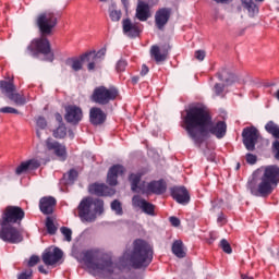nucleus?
Masks as SVG:
<instances>
[{
	"mask_svg": "<svg viewBox=\"0 0 279 279\" xmlns=\"http://www.w3.org/2000/svg\"><path fill=\"white\" fill-rule=\"evenodd\" d=\"M56 25H58V19L56 17V14L52 12H45L39 14L37 17V26L39 27L41 37L34 39L28 47V49H32V51H36L37 53H43V56H46V60H48V62H53V52H51V45L49 44V39H47L45 36H49Z\"/></svg>",
	"mask_w": 279,
	"mask_h": 279,
	"instance_id": "20e7f679",
	"label": "nucleus"
},
{
	"mask_svg": "<svg viewBox=\"0 0 279 279\" xmlns=\"http://www.w3.org/2000/svg\"><path fill=\"white\" fill-rule=\"evenodd\" d=\"M0 88L1 92L7 95V97H10V95L16 93V87L14 86V83H12V81H1Z\"/></svg>",
	"mask_w": 279,
	"mask_h": 279,
	"instance_id": "cd10ccee",
	"label": "nucleus"
},
{
	"mask_svg": "<svg viewBox=\"0 0 279 279\" xmlns=\"http://www.w3.org/2000/svg\"><path fill=\"white\" fill-rule=\"evenodd\" d=\"M0 239L9 243H21L23 241V234L12 223L0 222Z\"/></svg>",
	"mask_w": 279,
	"mask_h": 279,
	"instance_id": "1a4fd4ad",
	"label": "nucleus"
},
{
	"mask_svg": "<svg viewBox=\"0 0 279 279\" xmlns=\"http://www.w3.org/2000/svg\"><path fill=\"white\" fill-rule=\"evenodd\" d=\"M243 7L247 10L250 16L258 14V7L252 0H242Z\"/></svg>",
	"mask_w": 279,
	"mask_h": 279,
	"instance_id": "c85d7f7f",
	"label": "nucleus"
},
{
	"mask_svg": "<svg viewBox=\"0 0 279 279\" xmlns=\"http://www.w3.org/2000/svg\"><path fill=\"white\" fill-rule=\"evenodd\" d=\"M244 146L248 151H254L258 141V130L254 126L245 128L242 132Z\"/></svg>",
	"mask_w": 279,
	"mask_h": 279,
	"instance_id": "9b49d317",
	"label": "nucleus"
},
{
	"mask_svg": "<svg viewBox=\"0 0 279 279\" xmlns=\"http://www.w3.org/2000/svg\"><path fill=\"white\" fill-rule=\"evenodd\" d=\"M170 223L174 228H178L180 226V219H178L177 217H170Z\"/></svg>",
	"mask_w": 279,
	"mask_h": 279,
	"instance_id": "8fccbe9b",
	"label": "nucleus"
},
{
	"mask_svg": "<svg viewBox=\"0 0 279 279\" xmlns=\"http://www.w3.org/2000/svg\"><path fill=\"white\" fill-rule=\"evenodd\" d=\"M147 73H149V68L142 65L141 75H147Z\"/></svg>",
	"mask_w": 279,
	"mask_h": 279,
	"instance_id": "603ef678",
	"label": "nucleus"
},
{
	"mask_svg": "<svg viewBox=\"0 0 279 279\" xmlns=\"http://www.w3.org/2000/svg\"><path fill=\"white\" fill-rule=\"evenodd\" d=\"M25 218V211L17 206H8L0 219L1 223H20Z\"/></svg>",
	"mask_w": 279,
	"mask_h": 279,
	"instance_id": "9d476101",
	"label": "nucleus"
},
{
	"mask_svg": "<svg viewBox=\"0 0 279 279\" xmlns=\"http://www.w3.org/2000/svg\"><path fill=\"white\" fill-rule=\"evenodd\" d=\"M169 19H171V9H159L155 14V25L158 27V29H163L165 25L169 23Z\"/></svg>",
	"mask_w": 279,
	"mask_h": 279,
	"instance_id": "f3484780",
	"label": "nucleus"
},
{
	"mask_svg": "<svg viewBox=\"0 0 279 279\" xmlns=\"http://www.w3.org/2000/svg\"><path fill=\"white\" fill-rule=\"evenodd\" d=\"M32 277V271L22 272L17 279H29Z\"/></svg>",
	"mask_w": 279,
	"mask_h": 279,
	"instance_id": "3c124183",
	"label": "nucleus"
},
{
	"mask_svg": "<svg viewBox=\"0 0 279 279\" xmlns=\"http://www.w3.org/2000/svg\"><path fill=\"white\" fill-rule=\"evenodd\" d=\"M150 56L156 60V62H165V60H167V56H169V50H167V48L153 46L150 49Z\"/></svg>",
	"mask_w": 279,
	"mask_h": 279,
	"instance_id": "a878e982",
	"label": "nucleus"
},
{
	"mask_svg": "<svg viewBox=\"0 0 279 279\" xmlns=\"http://www.w3.org/2000/svg\"><path fill=\"white\" fill-rule=\"evenodd\" d=\"M246 162L248 165H256V156L253 154H246Z\"/></svg>",
	"mask_w": 279,
	"mask_h": 279,
	"instance_id": "49530a36",
	"label": "nucleus"
},
{
	"mask_svg": "<svg viewBox=\"0 0 279 279\" xmlns=\"http://www.w3.org/2000/svg\"><path fill=\"white\" fill-rule=\"evenodd\" d=\"M69 182L73 183L75 180H77V172L75 170H70L68 174Z\"/></svg>",
	"mask_w": 279,
	"mask_h": 279,
	"instance_id": "c03bdc74",
	"label": "nucleus"
},
{
	"mask_svg": "<svg viewBox=\"0 0 279 279\" xmlns=\"http://www.w3.org/2000/svg\"><path fill=\"white\" fill-rule=\"evenodd\" d=\"M122 29L123 34L129 36V38H136V36L141 34V24L132 22L130 19H125L122 21Z\"/></svg>",
	"mask_w": 279,
	"mask_h": 279,
	"instance_id": "4468645a",
	"label": "nucleus"
},
{
	"mask_svg": "<svg viewBox=\"0 0 279 279\" xmlns=\"http://www.w3.org/2000/svg\"><path fill=\"white\" fill-rule=\"evenodd\" d=\"M278 166H266L257 169L253 173V179L248 181V190L255 197H269L278 186Z\"/></svg>",
	"mask_w": 279,
	"mask_h": 279,
	"instance_id": "f03ea898",
	"label": "nucleus"
},
{
	"mask_svg": "<svg viewBox=\"0 0 279 279\" xmlns=\"http://www.w3.org/2000/svg\"><path fill=\"white\" fill-rule=\"evenodd\" d=\"M123 173H125V168L121 165H114L108 171L107 183L110 186H117V184H118L117 180H118L119 175H123Z\"/></svg>",
	"mask_w": 279,
	"mask_h": 279,
	"instance_id": "aec40b11",
	"label": "nucleus"
},
{
	"mask_svg": "<svg viewBox=\"0 0 279 279\" xmlns=\"http://www.w3.org/2000/svg\"><path fill=\"white\" fill-rule=\"evenodd\" d=\"M211 162L215 161V156L211 155L210 159H209Z\"/></svg>",
	"mask_w": 279,
	"mask_h": 279,
	"instance_id": "052dcab7",
	"label": "nucleus"
},
{
	"mask_svg": "<svg viewBox=\"0 0 279 279\" xmlns=\"http://www.w3.org/2000/svg\"><path fill=\"white\" fill-rule=\"evenodd\" d=\"M53 136L54 138H64V136H66V126H64V124L59 125L53 131Z\"/></svg>",
	"mask_w": 279,
	"mask_h": 279,
	"instance_id": "473e14b6",
	"label": "nucleus"
},
{
	"mask_svg": "<svg viewBox=\"0 0 279 279\" xmlns=\"http://www.w3.org/2000/svg\"><path fill=\"white\" fill-rule=\"evenodd\" d=\"M172 254L177 256V258H184L186 256V253L184 252V244L182 243V240H177L172 244Z\"/></svg>",
	"mask_w": 279,
	"mask_h": 279,
	"instance_id": "bb28decb",
	"label": "nucleus"
},
{
	"mask_svg": "<svg viewBox=\"0 0 279 279\" xmlns=\"http://www.w3.org/2000/svg\"><path fill=\"white\" fill-rule=\"evenodd\" d=\"M46 147L49 151H53L60 160H66V147H64V145L60 144L56 140L48 138L46 141Z\"/></svg>",
	"mask_w": 279,
	"mask_h": 279,
	"instance_id": "ddd939ff",
	"label": "nucleus"
},
{
	"mask_svg": "<svg viewBox=\"0 0 279 279\" xmlns=\"http://www.w3.org/2000/svg\"><path fill=\"white\" fill-rule=\"evenodd\" d=\"M77 213L83 223H93L97 216L104 213V201L90 196L84 197L77 206Z\"/></svg>",
	"mask_w": 279,
	"mask_h": 279,
	"instance_id": "423d86ee",
	"label": "nucleus"
},
{
	"mask_svg": "<svg viewBox=\"0 0 279 279\" xmlns=\"http://www.w3.org/2000/svg\"><path fill=\"white\" fill-rule=\"evenodd\" d=\"M87 56V69L88 71H95L97 66L99 65V62L106 58V48H101L97 52L95 51H89L85 53Z\"/></svg>",
	"mask_w": 279,
	"mask_h": 279,
	"instance_id": "f8f14e48",
	"label": "nucleus"
},
{
	"mask_svg": "<svg viewBox=\"0 0 279 279\" xmlns=\"http://www.w3.org/2000/svg\"><path fill=\"white\" fill-rule=\"evenodd\" d=\"M132 206L133 208H140V210H143L146 215H154V205L138 195L133 196Z\"/></svg>",
	"mask_w": 279,
	"mask_h": 279,
	"instance_id": "6ab92c4d",
	"label": "nucleus"
},
{
	"mask_svg": "<svg viewBox=\"0 0 279 279\" xmlns=\"http://www.w3.org/2000/svg\"><path fill=\"white\" fill-rule=\"evenodd\" d=\"M110 19L113 22L121 21V10H112L110 12Z\"/></svg>",
	"mask_w": 279,
	"mask_h": 279,
	"instance_id": "a19ab883",
	"label": "nucleus"
},
{
	"mask_svg": "<svg viewBox=\"0 0 279 279\" xmlns=\"http://www.w3.org/2000/svg\"><path fill=\"white\" fill-rule=\"evenodd\" d=\"M56 119L59 123H62V116L60 113H56Z\"/></svg>",
	"mask_w": 279,
	"mask_h": 279,
	"instance_id": "5fc2aeb1",
	"label": "nucleus"
},
{
	"mask_svg": "<svg viewBox=\"0 0 279 279\" xmlns=\"http://www.w3.org/2000/svg\"><path fill=\"white\" fill-rule=\"evenodd\" d=\"M275 97H276V99H278V101H279V89H278L277 93L275 94Z\"/></svg>",
	"mask_w": 279,
	"mask_h": 279,
	"instance_id": "bf43d9fd",
	"label": "nucleus"
},
{
	"mask_svg": "<svg viewBox=\"0 0 279 279\" xmlns=\"http://www.w3.org/2000/svg\"><path fill=\"white\" fill-rule=\"evenodd\" d=\"M265 130H266V132H268V134H271V136H274V138H279V126L274 121H269L265 125Z\"/></svg>",
	"mask_w": 279,
	"mask_h": 279,
	"instance_id": "c756f323",
	"label": "nucleus"
},
{
	"mask_svg": "<svg viewBox=\"0 0 279 279\" xmlns=\"http://www.w3.org/2000/svg\"><path fill=\"white\" fill-rule=\"evenodd\" d=\"M195 58H196V60H199L202 62V60H204V58H206V52L204 50H197L195 52Z\"/></svg>",
	"mask_w": 279,
	"mask_h": 279,
	"instance_id": "de8ad7c7",
	"label": "nucleus"
},
{
	"mask_svg": "<svg viewBox=\"0 0 279 279\" xmlns=\"http://www.w3.org/2000/svg\"><path fill=\"white\" fill-rule=\"evenodd\" d=\"M272 151L275 154L276 160H279V142L278 141L272 143Z\"/></svg>",
	"mask_w": 279,
	"mask_h": 279,
	"instance_id": "a18cd8bd",
	"label": "nucleus"
},
{
	"mask_svg": "<svg viewBox=\"0 0 279 279\" xmlns=\"http://www.w3.org/2000/svg\"><path fill=\"white\" fill-rule=\"evenodd\" d=\"M39 208L44 215H51L56 208V198L51 196L43 197L39 202Z\"/></svg>",
	"mask_w": 279,
	"mask_h": 279,
	"instance_id": "b1692460",
	"label": "nucleus"
},
{
	"mask_svg": "<svg viewBox=\"0 0 279 279\" xmlns=\"http://www.w3.org/2000/svg\"><path fill=\"white\" fill-rule=\"evenodd\" d=\"M62 258V250L58 247H50L43 254V262L45 265H56Z\"/></svg>",
	"mask_w": 279,
	"mask_h": 279,
	"instance_id": "2eb2a0df",
	"label": "nucleus"
},
{
	"mask_svg": "<svg viewBox=\"0 0 279 279\" xmlns=\"http://www.w3.org/2000/svg\"><path fill=\"white\" fill-rule=\"evenodd\" d=\"M242 279H254V278H253V277L245 276V275H242Z\"/></svg>",
	"mask_w": 279,
	"mask_h": 279,
	"instance_id": "4d7b16f0",
	"label": "nucleus"
},
{
	"mask_svg": "<svg viewBox=\"0 0 279 279\" xmlns=\"http://www.w3.org/2000/svg\"><path fill=\"white\" fill-rule=\"evenodd\" d=\"M0 112L4 114H19V110L12 108V107H3L0 109Z\"/></svg>",
	"mask_w": 279,
	"mask_h": 279,
	"instance_id": "79ce46f5",
	"label": "nucleus"
},
{
	"mask_svg": "<svg viewBox=\"0 0 279 279\" xmlns=\"http://www.w3.org/2000/svg\"><path fill=\"white\" fill-rule=\"evenodd\" d=\"M231 80H232V82H234V75H231Z\"/></svg>",
	"mask_w": 279,
	"mask_h": 279,
	"instance_id": "e2e57ef3",
	"label": "nucleus"
},
{
	"mask_svg": "<svg viewBox=\"0 0 279 279\" xmlns=\"http://www.w3.org/2000/svg\"><path fill=\"white\" fill-rule=\"evenodd\" d=\"M29 168L27 167V161L22 162L15 170L16 175H21L22 173H27Z\"/></svg>",
	"mask_w": 279,
	"mask_h": 279,
	"instance_id": "58836bf2",
	"label": "nucleus"
},
{
	"mask_svg": "<svg viewBox=\"0 0 279 279\" xmlns=\"http://www.w3.org/2000/svg\"><path fill=\"white\" fill-rule=\"evenodd\" d=\"M82 109L77 106H68L65 108V121H68V123H73V125H76V123L78 121H82Z\"/></svg>",
	"mask_w": 279,
	"mask_h": 279,
	"instance_id": "dca6fc26",
	"label": "nucleus"
},
{
	"mask_svg": "<svg viewBox=\"0 0 279 279\" xmlns=\"http://www.w3.org/2000/svg\"><path fill=\"white\" fill-rule=\"evenodd\" d=\"M26 166L28 168V171H34V169H38V167H40V161H38L37 159H31L26 161Z\"/></svg>",
	"mask_w": 279,
	"mask_h": 279,
	"instance_id": "4c0bfd02",
	"label": "nucleus"
},
{
	"mask_svg": "<svg viewBox=\"0 0 279 279\" xmlns=\"http://www.w3.org/2000/svg\"><path fill=\"white\" fill-rule=\"evenodd\" d=\"M61 234L64 236V241H68V243H71L73 240V231L70 228L62 227L60 229Z\"/></svg>",
	"mask_w": 279,
	"mask_h": 279,
	"instance_id": "f704fd0d",
	"label": "nucleus"
},
{
	"mask_svg": "<svg viewBox=\"0 0 279 279\" xmlns=\"http://www.w3.org/2000/svg\"><path fill=\"white\" fill-rule=\"evenodd\" d=\"M99 1H101L102 3H106V1H108V0H99Z\"/></svg>",
	"mask_w": 279,
	"mask_h": 279,
	"instance_id": "69168bd1",
	"label": "nucleus"
},
{
	"mask_svg": "<svg viewBox=\"0 0 279 279\" xmlns=\"http://www.w3.org/2000/svg\"><path fill=\"white\" fill-rule=\"evenodd\" d=\"M84 62H88V57L86 53L81 57L70 58L65 61V64L72 69V71H82L84 68Z\"/></svg>",
	"mask_w": 279,
	"mask_h": 279,
	"instance_id": "5701e85b",
	"label": "nucleus"
},
{
	"mask_svg": "<svg viewBox=\"0 0 279 279\" xmlns=\"http://www.w3.org/2000/svg\"><path fill=\"white\" fill-rule=\"evenodd\" d=\"M89 121L93 125H101L106 121V113L100 108L94 107L89 111Z\"/></svg>",
	"mask_w": 279,
	"mask_h": 279,
	"instance_id": "393cba45",
	"label": "nucleus"
},
{
	"mask_svg": "<svg viewBox=\"0 0 279 279\" xmlns=\"http://www.w3.org/2000/svg\"><path fill=\"white\" fill-rule=\"evenodd\" d=\"M219 80H223V77H221V75H219Z\"/></svg>",
	"mask_w": 279,
	"mask_h": 279,
	"instance_id": "338daca9",
	"label": "nucleus"
},
{
	"mask_svg": "<svg viewBox=\"0 0 279 279\" xmlns=\"http://www.w3.org/2000/svg\"><path fill=\"white\" fill-rule=\"evenodd\" d=\"M227 85H230V80H227Z\"/></svg>",
	"mask_w": 279,
	"mask_h": 279,
	"instance_id": "0e129e2a",
	"label": "nucleus"
},
{
	"mask_svg": "<svg viewBox=\"0 0 279 279\" xmlns=\"http://www.w3.org/2000/svg\"><path fill=\"white\" fill-rule=\"evenodd\" d=\"M143 173H132L129 177L131 182V189L134 193H143L149 195L154 193L155 195H162L167 191V183L163 180L151 181L150 183L141 182Z\"/></svg>",
	"mask_w": 279,
	"mask_h": 279,
	"instance_id": "0eeeda50",
	"label": "nucleus"
},
{
	"mask_svg": "<svg viewBox=\"0 0 279 279\" xmlns=\"http://www.w3.org/2000/svg\"><path fill=\"white\" fill-rule=\"evenodd\" d=\"M9 99L11 101H14L17 106H23L25 104V98L21 96V94L13 92L12 94L9 95Z\"/></svg>",
	"mask_w": 279,
	"mask_h": 279,
	"instance_id": "2f4dec72",
	"label": "nucleus"
},
{
	"mask_svg": "<svg viewBox=\"0 0 279 279\" xmlns=\"http://www.w3.org/2000/svg\"><path fill=\"white\" fill-rule=\"evenodd\" d=\"M122 3H123V5H124L125 8H128V4H129L128 0H122Z\"/></svg>",
	"mask_w": 279,
	"mask_h": 279,
	"instance_id": "13d9d810",
	"label": "nucleus"
},
{
	"mask_svg": "<svg viewBox=\"0 0 279 279\" xmlns=\"http://www.w3.org/2000/svg\"><path fill=\"white\" fill-rule=\"evenodd\" d=\"M126 66H128V61L121 59L118 61L116 69L118 72L122 73L123 71H125Z\"/></svg>",
	"mask_w": 279,
	"mask_h": 279,
	"instance_id": "ea45409f",
	"label": "nucleus"
},
{
	"mask_svg": "<svg viewBox=\"0 0 279 279\" xmlns=\"http://www.w3.org/2000/svg\"><path fill=\"white\" fill-rule=\"evenodd\" d=\"M133 82H134V84H136L138 82V80L136 77H133Z\"/></svg>",
	"mask_w": 279,
	"mask_h": 279,
	"instance_id": "680f3d73",
	"label": "nucleus"
},
{
	"mask_svg": "<svg viewBox=\"0 0 279 279\" xmlns=\"http://www.w3.org/2000/svg\"><path fill=\"white\" fill-rule=\"evenodd\" d=\"M119 97V90L114 87H96L92 95V101L95 104H99L100 106H106V104H110V101H114Z\"/></svg>",
	"mask_w": 279,
	"mask_h": 279,
	"instance_id": "6e6552de",
	"label": "nucleus"
},
{
	"mask_svg": "<svg viewBox=\"0 0 279 279\" xmlns=\"http://www.w3.org/2000/svg\"><path fill=\"white\" fill-rule=\"evenodd\" d=\"M39 262H40V257L33 255L28 260V267H35V265H38Z\"/></svg>",
	"mask_w": 279,
	"mask_h": 279,
	"instance_id": "37998d69",
	"label": "nucleus"
},
{
	"mask_svg": "<svg viewBox=\"0 0 279 279\" xmlns=\"http://www.w3.org/2000/svg\"><path fill=\"white\" fill-rule=\"evenodd\" d=\"M46 228L48 234H56V232H58V227H56V223H53V219L51 218H47Z\"/></svg>",
	"mask_w": 279,
	"mask_h": 279,
	"instance_id": "72a5a7b5",
	"label": "nucleus"
},
{
	"mask_svg": "<svg viewBox=\"0 0 279 279\" xmlns=\"http://www.w3.org/2000/svg\"><path fill=\"white\" fill-rule=\"evenodd\" d=\"M220 247L226 254H230L232 252V246H230V243L226 239L220 241Z\"/></svg>",
	"mask_w": 279,
	"mask_h": 279,
	"instance_id": "e433bc0d",
	"label": "nucleus"
},
{
	"mask_svg": "<svg viewBox=\"0 0 279 279\" xmlns=\"http://www.w3.org/2000/svg\"><path fill=\"white\" fill-rule=\"evenodd\" d=\"M182 128L187 132L190 138L196 145L204 143L206 138L213 134L217 138L226 136L227 125L226 122L220 121L216 124L210 121V116L204 107L194 105L186 110L185 117L182 118Z\"/></svg>",
	"mask_w": 279,
	"mask_h": 279,
	"instance_id": "f257e3e1",
	"label": "nucleus"
},
{
	"mask_svg": "<svg viewBox=\"0 0 279 279\" xmlns=\"http://www.w3.org/2000/svg\"><path fill=\"white\" fill-rule=\"evenodd\" d=\"M151 16V11L149 9V3L140 0L137 2L136 11H135V17L137 21H141L142 23H145L148 19Z\"/></svg>",
	"mask_w": 279,
	"mask_h": 279,
	"instance_id": "a211bd4d",
	"label": "nucleus"
},
{
	"mask_svg": "<svg viewBox=\"0 0 279 279\" xmlns=\"http://www.w3.org/2000/svg\"><path fill=\"white\" fill-rule=\"evenodd\" d=\"M214 93L216 95H221V93H223V85L221 84H216L214 87Z\"/></svg>",
	"mask_w": 279,
	"mask_h": 279,
	"instance_id": "09e8293b",
	"label": "nucleus"
},
{
	"mask_svg": "<svg viewBox=\"0 0 279 279\" xmlns=\"http://www.w3.org/2000/svg\"><path fill=\"white\" fill-rule=\"evenodd\" d=\"M38 269H39L40 274H45V275L48 274L47 269H45V266H39Z\"/></svg>",
	"mask_w": 279,
	"mask_h": 279,
	"instance_id": "864d4df0",
	"label": "nucleus"
},
{
	"mask_svg": "<svg viewBox=\"0 0 279 279\" xmlns=\"http://www.w3.org/2000/svg\"><path fill=\"white\" fill-rule=\"evenodd\" d=\"M111 210H113V213H116L119 216L123 215V207L121 205V202H119L118 199H114L111 203Z\"/></svg>",
	"mask_w": 279,
	"mask_h": 279,
	"instance_id": "c9c22d12",
	"label": "nucleus"
},
{
	"mask_svg": "<svg viewBox=\"0 0 279 279\" xmlns=\"http://www.w3.org/2000/svg\"><path fill=\"white\" fill-rule=\"evenodd\" d=\"M89 193L92 195H97L98 197H104L108 195H114V190L108 187L104 183H94L89 185Z\"/></svg>",
	"mask_w": 279,
	"mask_h": 279,
	"instance_id": "4be33fe9",
	"label": "nucleus"
},
{
	"mask_svg": "<svg viewBox=\"0 0 279 279\" xmlns=\"http://www.w3.org/2000/svg\"><path fill=\"white\" fill-rule=\"evenodd\" d=\"M171 195L178 204H187L191 202V196L189 195V191L186 187L181 186V187H172L171 189Z\"/></svg>",
	"mask_w": 279,
	"mask_h": 279,
	"instance_id": "412c9836",
	"label": "nucleus"
},
{
	"mask_svg": "<svg viewBox=\"0 0 279 279\" xmlns=\"http://www.w3.org/2000/svg\"><path fill=\"white\" fill-rule=\"evenodd\" d=\"M154 260V248L145 240H135L132 250L128 248L119 259V267L143 269Z\"/></svg>",
	"mask_w": 279,
	"mask_h": 279,
	"instance_id": "7ed1b4c3",
	"label": "nucleus"
},
{
	"mask_svg": "<svg viewBox=\"0 0 279 279\" xmlns=\"http://www.w3.org/2000/svg\"><path fill=\"white\" fill-rule=\"evenodd\" d=\"M239 167H240V165L238 163V167H236V169H239Z\"/></svg>",
	"mask_w": 279,
	"mask_h": 279,
	"instance_id": "774afa93",
	"label": "nucleus"
},
{
	"mask_svg": "<svg viewBox=\"0 0 279 279\" xmlns=\"http://www.w3.org/2000/svg\"><path fill=\"white\" fill-rule=\"evenodd\" d=\"M214 1H216V3H228V1L230 0H214Z\"/></svg>",
	"mask_w": 279,
	"mask_h": 279,
	"instance_id": "6e6d98bb",
	"label": "nucleus"
},
{
	"mask_svg": "<svg viewBox=\"0 0 279 279\" xmlns=\"http://www.w3.org/2000/svg\"><path fill=\"white\" fill-rule=\"evenodd\" d=\"M85 267L92 276L105 279H119L121 268L117 267L112 259H95V257L85 256Z\"/></svg>",
	"mask_w": 279,
	"mask_h": 279,
	"instance_id": "39448f33",
	"label": "nucleus"
},
{
	"mask_svg": "<svg viewBox=\"0 0 279 279\" xmlns=\"http://www.w3.org/2000/svg\"><path fill=\"white\" fill-rule=\"evenodd\" d=\"M45 128H47V120H45L43 117H39L36 121V134L38 138H40V130H45Z\"/></svg>",
	"mask_w": 279,
	"mask_h": 279,
	"instance_id": "7c9ffc66",
	"label": "nucleus"
}]
</instances>
